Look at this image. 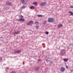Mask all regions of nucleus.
<instances>
[{"label": "nucleus", "mask_w": 73, "mask_h": 73, "mask_svg": "<svg viewBox=\"0 0 73 73\" xmlns=\"http://www.w3.org/2000/svg\"><path fill=\"white\" fill-rule=\"evenodd\" d=\"M21 52V50H17L15 52V53H20Z\"/></svg>", "instance_id": "8"}, {"label": "nucleus", "mask_w": 73, "mask_h": 73, "mask_svg": "<svg viewBox=\"0 0 73 73\" xmlns=\"http://www.w3.org/2000/svg\"><path fill=\"white\" fill-rule=\"evenodd\" d=\"M37 16H38V17H42V15H37Z\"/></svg>", "instance_id": "17"}, {"label": "nucleus", "mask_w": 73, "mask_h": 73, "mask_svg": "<svg viewBox=\"0 0 73 73\" xmlns=\"http://www.w3.org/2000/svg\"><path fill=\"white\" fill-rule=\"evenodd\" d=\"M26 7L25 6H23L21 7V9H24V8H25Z\"/></svg>", "instance_id": "15"}, {"label": "nucleus", "mask_w": 73, "mask_h": 73, "mask_svg": "<svg viewBox=\"0 0 73 73\" xmlns=\"http://www.w3.org/2000/svg\"><path fill=\"white\" fill-rule=\"evenodd\" d=\"M46 22H47L46 21H45V22L44 23V24H46Z\"/></svg>", "instance_id": "25"}, {"label": "nucleus", "mask_w": 73, "mask_h": 73, "mask_svg": "<svg viewBox=\"0 0 73 73\" xmlns=\"http://www.w3.org/2000/svg\"><path fill=\"white\" fill-rule=\"evenodd\" d=\"M33 4H34L36 6H37L38 4V3L37 2H35L33 3Z\"/></svg>", "instance_id": "10"}, {"label": "nucleus", "mask_w": 73, "mask_h": 73, "mask_svg": "<svg viewBox=\"0 0 73 73\" xmlns=\"http://www.w3.org/2000/svg\"><path fill=\"white\" fill-rule=\"evenodd\" d=\"M68 61V58L64 59V61L65 62H67V61Z\"/></svg>", "instance_id": "14"}, {"label": "nucleus", "mask_w": 73, "mask_h": 73, "mask_svg": "<svg viewBox=\"0 0 73 73\" xmlns=\"http://www.w3.org/2000/svg\"><path fill=\"white\" fill-rule=\"evenodd\" d=\"M63 52H64L63 50H61V52H60V53H61V54H61V53H63Z\"/></svg>", "instance_id": "21"}, {"label": "nucleus", "mask_w": 73, "mask_h": 73, "mask_svg": "<svg viewBox=\"0 0 73 73\" xmlns=\"http://www.w3.org/2000/svg\"><path fill=\"white\" fill-rule=\"evenodd\" d=\"M2 57H0V60L1 61H2Z\"/></svg>", "instance_id": "22"}, {"label": "nucleus", "mask_w": 73, "mask_h": 73, "mask_svg": "<svg viewBox=\"0 0 73 73\" xmlns=\"http://www.w3.org/2000/svg\"><path fill=\"white\" fill-rule=\"evenodd\" d=\"M11 73H16V72L15 71H13L11 72Z\"/></svg>", "instance_id": "24"}, {"label": "nucleus", "mask_w": 73, "mask_h": 73, "mask_svg": "<svg viewBox=\"0 0 73 73\" xmlns=\"http://www.w3.org/2000/svg\"><path fill=\"white\" fill-rule=\"evenodd\" d=\"M6 4L7 5H12V3L9 1L7 2Z\"/></svg>", "instance_id": "6"}, {"label": "nucleus", "mask_w": 73, "mask_h": 73, "mask_svg": "<svg viewBox=\"0 0 73 73\" xmlns=\"http://www.w3.org/2000/svg\"><path fill=\"white\" fill-rule=\"evenodd\" d=\"M0 12H1V11H0Z\"/></svg>", "instance_id": "31"}, {"label": "nucleus", "mask_w": 73, "mask_h": 73, "mask_svg": "<svg viewBox=\"0 0 73 73\" xmlns=\"http://www.w3.org/2000/svg\"><path fill=\"white\" fill-rule=\"evenodd\" d=\"M45 5H46V2H43L40 4V6H45Z\"/></svg>", "instance_id": "1"}, {"label": "nucleus", "mask_w": 73, "mask_h": 73, "mask_svg": "<svg viewBox=\"0 0 73 73\" xmlns=\"http://www.w3.org/2000/svg\"><path fill=\"white\" fill-rule=\"evenodd\" d=\"M36 28H38L39 27H40L39 26H35Z\"/></svg>", "instance_id": "20"}, {"label": "nucleus", "mask_w": 73, "mask_h": 73, "mask_svg": "<svg viewBox=\"0 0 73 73\" xmlns=\"http://www.w3.org/2000/svg\"><path fill=\"white\" fill-rule=\"evenodd\" d=\"M62 26V25L61 24H59L57 26V28H60V27H61Z\"/></svg>", "instance_id": "7"}, {"label": "nucleus", "mask_w": 73, "mask_h": 73, "mask_svg": "<svg viewBox=\"0 0 73 73\" xmlns=\"http://www.w3.org/2000/svg\"><path fill=\"white\" fill-rule=\"evenodd\" d=\"M68 13H70L71 14H70V16H73V13L72 12H70V11H69L68 12Z\"/></svg>", "instance_id": "13"}, {"label": "nucleus", "mask_w": 73, "mask_h": 73, "mask_svg": "<svg viewBox=\"0 0 73 73\" xmlns=\"http://www.w3.org/2000/svg\"><path fill=\"white\" fill-rule=\"evenodd\" d=\"M64 61V59H63Z\"/></svg>", "instance_id": "30"}, {"label": "nucleus", "mask_w": 73, "mask_h": 73, "mask_svg": "<svg viewBox=\"0 0 73 73\" xmlns=\"http://www.w3.org/2000/svg\"><path fill=\"white\" fill-rule=\"evenodd\" d=\"M21 18H20L19 19V21H24L25 20V19H23L22 18H23V16L22 15H21Z\"/></svg>", "instance_id": "5"}, {"label": "nucleus", "mask_w": 73, "mask_h": 73, "mask_svg": "<svg viewBox=\"0 0 73 73\" xmlns=\"http://www.w3.org/2000/svg\"><path fill=\"white\" fill-rule=\"evenodd\" d=\"M20 31H18L15 33H13V34H14V35H16L17 34H18V33H20Z\"/></svg>", "instance_id": "9"}, {"label": "nucleus", "mask_w": 73, "mask_h": 73, "mask_svg": "<svg viewBox=\"0 0 73 73\" xmlns=\"http://www.w3.org/2000/svg\"><path fill=\"white\" fill-rule=\"evenodd\" d=\"M39 23L38 22H35V24H36V25H37V24H38Z\"/></svg>", "instance_id": "16"}, {"label": "nucleus", "mask_w": 73, "mask_h": 73, "mask_svg": "<svg viewBox=\"0 0 73 73\" xmlns=\"http://www.w3.org/2000/svg\"><path fill=\"white\" fill-rule=\"evenodd\" d=\"M53 19L52 18H48V21L49 23H52L53 21Z\"/></svg>", "instance_id": "2"}, {"label": "nucleus", "mask_w": 73, "mask_h": 73, "mask_svg": "<svg viewBox=\"0 0 73 73\" xmlns=\"http://www.w3.org/2000/svg\"><path fill=\"white\" fill-rule=\"evenodd\" d=\"M35 8V7L33 6H31L30 7V8L31 9H33Z\"/></svg>", "instance_id": "11"}, {"label": "nucleus", "mask_w": 73, "mask_h": 73, "mask_svg": "<svg viewBox=\"0 0 73 73\" xmlns=\"http://www.w3.org/2000/svg\"><path fill=\"white\" fill-rule=\"evenodd\" d=\"M60 70L61 72H64V67L61 68Z\"/></svg>", "instance_id": "12"}, {"label": "nucleus", "mask_w": 73, "mask_h": 73, "mask_svg": "<svg viewBox=\"0 0 73 73\" xmlns=\"http://www.w3.org/2000/svg\"><path fill=\"white\" fill-rule=\"evenodd\" d=\"M37 70H39V67H38L37 68Z\"/></svg>", "instance_id": "23"}, {"label": "nucleus", "mask_w": 73, "mask_h": 73, "mask_svg": "<svg viewBox=\"0 0 73 73\" xmlns=\"http://www.w3.org/2000/svg\"><path fill=\"white\" fill-rule=\"evenodd\" d=\"M22 2V3L23 4H25V5H26L27 4V1H25L24 0H22V1H21Z\"/></svg>", "instance_id": "4"}, {"label": "nucleus", "mask_w": 73, "mask_h": 73, "mask_svg": "<svg viewBox=\"0 0 73 73\" xmlns=\"http://www.w3.org/2000/svg\"><path fill=\"white\" fill-rule=\"evenodd\" d=\"M66 67L67 69H68V66H67V65H66Z\"/></svg>", "instance_id": "27"}, {"label": "nucleus", "mask_w": 73, "mask_h": 73, "mask_svg": "<svg viewBox=\"0 0 73 73\" xmlns=\"http://www.w3.org/2000/svg\"><path fill=\"white\" fill-rule=\"evenodd\" d=\"M71 72H73V70H71Z\"/></svg>", "instance_id": "28"}, {"label": "nucleus", "mask_w": 73, "mask_h": 73, "mask_svg": "<svg viewBox=\"0 0 73 73\" xmlns=\"http://www.w3.org/2000/svg\"><path fill=\"white\" fill-rule=\"evenodd\" d=\"M38 61H41V59H38Z\"/></svg>", "instance_id": "26"}, {"label": "nucleus", "mask_w": 73, "mask_h": 73, "mask_svg": "<svg viewBox=\"0 0 73 73\" xmlns=\"http://www.w3.org/2000/svg\"><path fill=\"white\" fill-rule=\"evenodd\" d=\"M49 61H50V60H49Z\"/></svg>", "instance_id": "29"}, {"label": "nucleus", "mask_w": 73, "mask_h": 73, "mask_svg": "<svg viewBox=\"0 0 73 73\" xmlns=\"http://www.w3.org/2000/svg\"><path fill=\"white\" fill-rule=\"evenodd\" d=\"M33 23V21H30L29 23H27V25H32Z\"/></svg>", "instance_id": "3"}, {"label": "nucleus", "mask_w": 73, "mask_h": 73, "mask_svg": "<svg viewBox=\"0 0 73 73\" xmlns=\"http://www.w3.org/2000/svg\"><path fill=\"white\" fill-rule=\"evenodd\" d=\"M70 8H72L73 9V5L71 6L70 7Z\"/></svg>", "instance_id": "18"}, {"label": "nucleus", "mask_w": 73, "mask_h": 73, "mask_svg": "<svg viewBox=\"0 0 73 73\" xmlns=\"http://www.w3.org/2000/svg\"><path fill=\"white\" fill-rule=\"evenodd\" d=\"M45 33H46V35H48V34H49V32H46Z\"/></svg>", "instance_id": "19"}]
</instances>
